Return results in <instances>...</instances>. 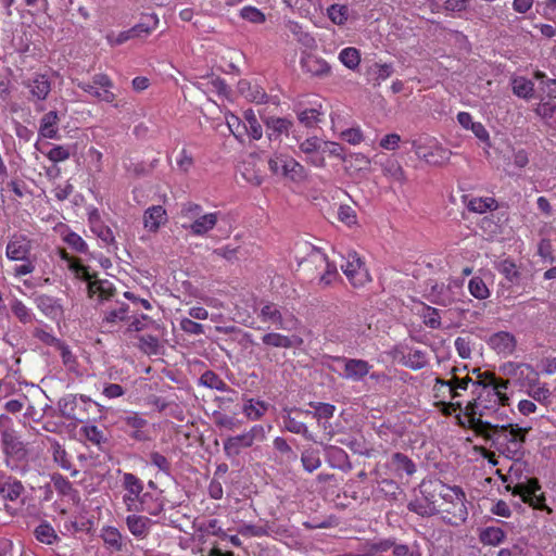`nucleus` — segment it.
I'll list each match as a JSON object with an SVG mask.
<instances>
[{"label":"nucleus","mask_w":556,"mask_h":556,"mask_svg":"<svg viewBox=\"0 0 556 556\" xmlns=\"http://www.w3.org/2000/svg\"><path fill=\"white\" fill-rule=\"evenodd\" d=\"M463 202L466 204L468 211L479 214L497 208V201L491 197L469 198V195H463Z\"/></svg>","instance_id":"nucleus-31"},{"label":"nucleus","mask_w":556,"mask_h":556,"mask_svg":"<svg viewBox=\"0 0 556 556\" xmlns=\"http://www.w3.org/2000/svg\"><path fill=\"white\" fill-rule=\"evenodd\" d=\"M48 441L51 443L53 460L61 468L70 470L72 468V463L68 459L65 448L55 439L48 438Z\"/></svg>","instance_id":"nucleus-44"},{"label":"nucleus","mask_w":556,"mask_h":556,"mask_svg":"<svg viewBox=\"0 0 556 556\" xmlns=\"http://www.w3.org/2000/svg\"><path fill=\"white\" fill-rule=\"evenodd\" d=\"M478 538L483 545L498 546L505 541L506 532L500 527L490 526L480 529Z\"/></svg>","instance_id":"nucleus-33"},{"label":"nucleus","mask_w":556,"mask_h":556,"mask_svg":"<svg viewBox=\"0 0 556 556\" xmlns=\"http://www.w3.org/2000/svg\"><path fill=\"white\" fill-rule=\"evenodd\" d=\"M268 409V404L264 401L248 400L242 408L243 414L251 420L261 419Z\"/></svg>","instance_id":"nucleus-37"},{"label":"nucleus","mask_w":556,"mask_h":556,"mask_svg":"<svg viewBox=\"0 0 556 556\" xmlns=\"http://www.w3.org/2000/svg\"><path fill=\"white\" fill-rule=\"evenodd\" d=\"M282 421L285 430L291 433L301 434L307 440H312V434L308 431L307 426L304 422L296 420L290 415V413L282 416Z\"/></svg>","instance_id":"nucleus-41"},{"label":"nucleus","mask_w":556,"mask_h":556,"mask_svg":"<svg viewBox=\"0 0 556 556\" xmlns=\"http://www.w3.org/2000/svg\"><path fill=\"white\" fill-rule=\"evenodd\" d=\"M126 525L136 539L144 540L149 535L154 521L147 516L132 514L127 516Z\"/></svg>","instance_id":"nucleus-22"},{"label":"nucleus","mask_w":556,"mask_h":556,"mask_svg":"<svg viewBox=\"0 0 556 556\" xmlns=\"http://www.w3.org/2000/svg\"><path fill=\"white\" fill-rule=\"evenodd\" d=\"M77 87L101 101L112 103L116 94L111 91L113 83L106 74H96L92 83L77 81Z\"/></svg>","instance_id":"nucleus-9"},{"label":"nucleus","mask_w":556,"mask_h":556,"mask_svg":"<svg viewBox=\"0 0 556 556\" xmlns=\"http://www.w3.org/2000/svg\"><path fill=\"white\" fill-rule=\"evenodd\" d=\"M150 464L155 466L160 471L164 472L167 476H170L172 472V464L170 462L159 452L150 453Z\"/></svg>","instance_id":"nucleus-62"},{"label":"nucleus","mask_w":556,"mask_h":556,"mask_svg":"<svg viewBox=\"0 0 556 556\" xmlns=\"http://www.w3.org/2000/svg\"><path fill=\"white\" fill-rule=\"evenodd\" d=\"M427 299L437 305L440 306H448L454 302L453 293L450 287L444 283H438L435 281L430 280L427 283Z\"/></svg>","instance_id":"nucleus-18"},{"label":"nucleus","mask_w":556,"mask_h":556,"mask_svg":"<svg viewBox=\"0 0 556 556\" xmlns=\"http://www.w3.org/2000/svg\"><path fill=\"white\" fill-rule=\"evenodd\" d=\"M87 291L89 298L98 295L99 302L111 300L116 293L113 283L105 279H96L87 286Z\"/></svg>","instance_id":"nucleus-28"},{"label":"nucleus","mask_w":556,"mask_h":556,"mask_svg":"<svg viewBox=\"0 0 556 556\" xmlns=\"http://www.w3.org/2000/svg\"><path fill=\"white\" fill-rule=\"evenodd\" d=\"M166 220V211L161 205L149 207L143 215L144 227L149 231H156Z\"/></svg>","instance_id":"nucleus-32"},{"label":"nucleus","mask_w":556,"mask_h":556,"mask_svg":"<svg viewBox=\"0 0 556 556\" xmlns=\"http://www.w3.org/2000/svg\"><path fill=\"white\" fill-rule=\"evenodd\" d=\"M495 268L507 279L509 283H519L521 274L513 261L503 260L496 264Z\"/></svg>","instance_id":"nucleus-38"},{"label":"nucleus","mask_w":556,"mask_h":556,"mask_svg":"<svg viewBox=\"0 0 556 556\" xmlns=\"http://www.w3.org/2000/svg\"><path fill=\"white\" fill-rule=\"evenodd\" d=\"M340 61L349 68L354 70L358 66L361 55L355 48H345L339 54Z\"/></svg>","instance_id":"nucleus-56"},{"label":"nucleus","mask_w":556,"mask_h":556,"mask_svg":"<svg viewBox=\"0 0 556 556\" xmlns=\"http://www.w3.org/2000/svg\"><path fill=\"white\" fill-rule=\"evenodd\" d=\"M262 343L271 348L292 349L302 346L304 340L298 334L286 336L271 331L262 337Z\"/></svg>","instance_id":"nucleus-16"},{"label":"nucleus","mask_w":556,"mask_h":556,"mask_svg":"<svg viewBox=\"0 0 556 556\" xmlns=\"http://www.w3.org/2000/svg\"><path fill=\"white\" fill-rule=\"evenodd\" d=\"M339 443L348 446L355 454L370 456V451L365 447L364 441H362L355 437L340 439Z\"/></svg>","instance_id":"nucleus-59"},{"label":"nucleus","mask_w":556,"mask_h":556,"mask_svg":"<svg viewBox=\"0 0 556 556\" xmlns=\"http://www.w3.org/2000/svg\"><path fill=\"white\" fill-rule=\"evenodd\" d=\"M333 141H301L300 150L306 154L307 161L315 166H323L326 157V148Z\"/></svg>","instance_id":"nucleus-17"},{"label":"nucleus","mask_w":556,"mask_h":556,"mask_svg":"<svg viewBox=\"0 0 556 556\" xmlns=\"http://www.w3.org/2000/svg\"><path fill=\"white\" fill-rule=\"evenodd\" d=\"M309 257L314 260V262L324 263L326 266L324 274L319 277L318 283L320 286L327 287L339 277L336 264L329 262L328 256L323 253L320 249L314 248Z\"/></svg>","instance_id":"nucleus-24"},{"label":"nucleus","mask_w":556,"mask_h":556,"mask_svg":"<svg viewBox=\"0 0 556 556\" xmlns=\"http://www.w3.org/2000/svg\"><path fill=\"white\" fill-rule=\"evenodd\" d=\"M531 428H521L514 424H492L489 420L477 419L473 432L485 441H492L509 459L520 460L525 454V443Z\"/></svg>","instance_id":"nucleus-1"},{"label":"nucleus","mask_w":556,"mask_h":556,"mask_svg":"<svg viewBox=\"0 0 556 556\" xmlns=\"http://www.w3.org/2000/svg\"><path fill=\"white\" fill-rule=\"evenodd\" d=\"M341 269L354 287L370 281L368 269L355 251L348 252L345 263L341 265Z\"/></svg>","instance_id":"nucleus-8"},{"label":"nucleus","mask_w":556,"mask_h":556,"mask_svg":"<svg viewBox=\"0 0 556 556\" xmlns=\"http://www.w3.org/2000/svg\"><path fill=\"white\" fill-rule=\"evenodd\" d=\"M302 70L312 76H327L330 72L329 64L321 58L312 53H303L301 58Z\"/></svg>","instance_id":"nucleus-21"},{"label":"nucleus","mask_w":556,"mask_h":556,"mask_svg":"<svg viewBox=\"0 0 556 556\" xmlns=\"http://www.w3.org/2000/svg\"><path fill=\"white\" fill-rule=\"evenodd\" d=\"M34 302L37 308L48 318L54 320L62 316L63 307L60 301L48 294H35Z\"/></svg>","instance_id":"nucleus-19"},{"label":"nucleus","mask_w":556,"mask_h":556,"mask_svg":"<svg viewBox=\"0 0 556 556\" xmlns=\"http://www.w3.org/2000/svg\"><path fill=\"white\" fill-rule=\"evenodd\" d=\"M401 362L407 368L419 370L428 364L427 353L421 350L410 349L406 354H402Z\"/></svg>","instance_id":"nucleus-34"},{"label":"nucleus","mask_w":556,"mask_h":556,"mask_svg":"<svg viewBox=\"0 0 556 556\" xmlns=\"http://www.w3.org/2000/svg\"><path fill=\"white\" fill-rule=\"evenodd\" d=\"M393 556H421L418 546H409L407 544L395 543L392 551Z\"/></svg>","instance_id":"nucleus-64"},{"label":"nucleus","mask_w":556,"mask_h":556,"mask_svg":"<svg viewBox=\"0 0 556 556\" xmlns=\"http://www.w3.org/2000/svg\"><path fill=\"white\" fill-rule=\"evenodd\" d=\"M456 370H457L456 368L453 369V377L450 380H443L441 378L435 379L437 384H441L443 387L448 388L451 399H455L459 395L457 392L458 389L467 390L469 383L471 382V379L468 376L464 377V378L456 377L455 376Z\"/></svg>","instance_id":"nucleus-36"},{"label":"nucleus","mask_w":556,"mask_h":556,"mask_svg":"<svg viewBox=\"0 0 556 556\" xmlns=\"http://www.w3.org/2000/svg\"><path fill=\"white\" fill-rule=\"evenodd\" d=\"M128 312L129 306L125 303H122V305L118 308L108 312L103 318V321L114 324L116 321L128 320Z\"/></svg>","instance_id":"nucleus-60"},{"label":"nucleus","mask_w":556,"mask_h":556,"mask_svg":"<svg viewBox=\"0 0 556 556\" xmlns=\"http://www.w3.org/2000/svg\"><path fill=\"white\" fill-rule=\"evenodd\" d=\"M291 412L296 413H303L306 415H312L316 419H330L333 417V414L336 412V406L329 403H321V405L318 406L317 412H311V410H304L302 408L294 407L291 409Z\"/></svg>","instance_id":"nucleus-54"},{"label":"nucleus","mask_w":556,"mask_h":556,"mask_svg":"<svg viewBox=\"0 0 556 556\" xmlns=\"http://www.w3.org/2000/svg\"><path fill=\"white\" fill-rule=\"evenodd\" d=\"M513 92L522 99H529L532 97L534 91V85L531 80L523 77L513 79Z\"/></svg>","instance_id":"nucleus-49"},{"label":"nucleus","mask_w":556,"mask_h":556,"mask_svg":"<svg viewBox=\"0 0 556 556\" xmlns=\"http://www.w3.org/2000/svg\"><path fill=\"white\" fill-rule=\"evenodd\" d=\"M336 361L344 365L343 378L353 381H361L371 368L367 361L361 358L337 357Z\"/></svg>","instance_id":"nucleus-14"},{"label":"nucleus","mask_w":556,"mask_h":556,"mask_svg":"<svg viewBox=\"0 0 556 556\" xmlns=\"http://www.w3.org/2000/svg\"><path fill=\"white\" fill-rule=\"evenodd\" d=\"M338 219L349 227L357 224L356 212L353 207L342 204L338 210Z\"/></svg>","instance_id":"nucleus-61"},{"label":"nucleus","mask_w":556,"mask_h":556,"mask_svg":"<svg viewBox=\"0 0 556 556\" xmlns=\"http://www.w3.org/2000/svg\"><path fill=\"white\" fill-rule=\"evenodd\" d=\"M238 91L240 94H242L245 99H248L251 102L255 103H265L267 102L268 96L264 91L262 87L258 85H252L247 79H241L238 83Z\"/></svg>","instance_id":"nucleus-29"},{"label":"nucleus","mask_w":556,"mask_h":556,"mask_svg":"<svg viewBox=\"0 0 556 556\" xmlns=\"http://www.w3.org/2000/svg\"><path fill=\"white\" fill-rule=\"evenodd\" d=\"M80 432L92 444L101 447L102 444L108 442L104 432L94 425H87L80 429Z\"/></svg>","instance_id":"nucleus-51"},{"label":"nucleus","mask_w":556,"mask_h":556,"mask_svg":"<svg viewBox=\"0 0 556 556\" xmlns=\"http://www.w3.org/2000/svg\"><path fill=\"white\" fill-rule=\"evenodd\" d=\"M301 462L304 469L308 472H313L321 465L319 452L316 450H305L301 455Z\"/></svg>","instance_id":"nucleus-55"},{"label":"nucleus","mask_w":556,"mask_h":556,"mask_svg":"<svg viewBox=\"0 0 556 556\" xmlns=\"http://www.w3.org/2000/svg\"><path fill=\"white\" fill-rule=\"evenodd\" d=\"M123 488L126 491L123 502L128 511H146L151 516H156L163 509L161 504H156L153 507L146 506V500L149 494L143 493V482L134 473H124Z\"/></svg>","instance_id":"nucleus-3"},{"label":"nucleus","mask_w":556,"mask_h":556,"mask_svg":"<svg viewBox=\"0 0 556 556\" xmlns=\"http://www.w3.org/2000/svg\"><path fill=\"white\" fill-rule=\"evenodd\" d=\"M470 294L478 300H485L490 296V290L481 277H472L468 282Z\"/></svg>","instance_id":"nucleus-50"},{"label":"nucleus","mask_w":556,"mask_h":556,"mask_svg":"<svg viewBox=\"0 0 556 556\" xmlns=\"http://www.w3.org/2000/svg\"><path fill=\"white\" fill-rule=\"evenodd\" d=\"M214 422L219 428H225L228 430H235L238 427V420L229 415L222 414L219 412H215L213 414Z\"/></svg>","instance_id":"nucleus-63"},{"label":"nucleus","mask_w":556,"mask_h":556,"mask_svg":"<svg viewBox=\"0 0 556 556\" xmlns=\"http://www.w3.org/2000/svg\"><path fill=\"white\" fill-rule=\"evenodd\" d=\"M63 239L74 251L84 254L88 252V244L78 233L70 231Z\"/></svg>","instance_id":"nucleus-58"},{"label":"nucleus","mask_w":556,"mask_h":556,"mask_svg":"<svg viewBox=\"0 0 556 556\" xmlns=\"http://www.w3.org/2000/svg\"><path fill=\"white\" fill-rule=\"evenodd\" d=\"M445 506L438 508L439 513L443 514L442 519L445 523L458 526L466 521L468 511L465 505V493L462 490H456L455 501Z\"/></svg>","instance_id":"nucleus-10"},{"label":"nucleus","mask_w":556,"mask_h":556,"mask_svg":"<svg viewBox=\"0 0 556 556\" xmlns=\"http://www.w3.org/2000/svg\"><path fill=\"white\" fill-rule=\"evenodd\" d=\"M24 490V485L20 480L12 477L0 478V509L3 508L9 514L13 515L15 508L7 502H15L21 497Z\"/></svg>","instance_id":"nucleus-11"},{"label":"nucleus","mask_w":556,"mask_h":556,"mask_svg":"<svg viewBox=\"0 0 556 556\" xmlns=\"http://www.w3.org/2000/svg\"><path fill=\"white\" fill-rule=\"evenodd\" d=\"M507 490L511 491L514 496H520L523 503L529 504L534 509L545 510L548 514L553 513L552 508L545 504L544 493L536 494L541 490L536 478H530L526 483H517L513 488L507 485Z\"/></svg>","instance_id":"nucleus-4"},{"label":"nucleus","mask_w":556,"mask_h":556,"mask_svg":"<svg viewBox=\"0 0 556 556\" xmlns=\"http://www.w3.org/2000/svg\"><path fill=\"white\" fill-rule=\"evenodd\" d=\"M391 467L399 476L403 472L407 476H412L416 472V465L414 462L407 455L400 452H396L391 456Z\"/></svg>","instance_id":"nucleus-35"},{"label":"nucleus","mask_w":556,"mask_h":556,"mask_svg":"<svg viewBox=\"0 0 556 556\" xmlns=\"http://www.w3.org/2000/svg\"><path fill=\"white\" fill-rule=\"evenodd\" d=\"M528 369L531 370L533 377H528L527 379V394L532 397L534 401L548 405L551 403L552 392L547 388L546 383H541L539 380V374L533 370L530 365H525Z\"/></svg>","instance_id":"nucleus-15"},{"label":"nucleus","mask_w":556,"mask_h":556,"mask_svg":"<svg viewBox=\"0 0 556 556\" xmlns=\"http://www.w3.org/2000/svg\"><path fill=\"white\" fill-rule=\"evenodd\" d=\"M34 534L40 543L48 545H52L59 540L55 530L47 521H42L39 526H37L34 530Z\"/></svg>","instance_id":"nucleus-40"},{"label":"nucleus","mask_w":556,"mask_h":556,"mask_svg":"<svg viewBox=\"0 0 556 556\" xmlns=\"http://www.w3.org/2000/svg\"><path fill=\"white\" fill-rule=\"evenodd\" d=\"M325 451L328 457V463L332 468H337L345 472L352 470V463L350 462L348 453L343 448L336 445H328Z\"/></svg>","instance_id":"nucleus-25"},{"label":"nucleus","mask_w":556,"mask_h":556,"mask_svg":"<svg viewBox=\"0 0 556 556\" xmlns=\"http://www.w3.org/2000/svg\"><path fill=\"white\" fill-rule=\"evenodd\" d=\"M1 442L5 453L8 454H16L23 450V444L18 440L14 429L11 431H3V433H1Z\"/></svg>","instance_id":"nucleus-48"},{"label":"nucleus","mask_w":556,"mask_h":556,"mask_svg":"<svg viewBox=\"0 0 556 556\" xmlns=\"http://www.w3.org/2000/svg\"><path fill=\"white\" fill-rule=\"evenodd\" d=\"M79 400L84 403H91V399L87 395H79ZM78 396L75 394H67L61 397L58 402L60 415L67 420H80L76 415Z\"/></svg>","instance_id":"nucleus-23"},{"label":"nucleus","mask_w":556,"mask_h":556,"mask_svg":"<svg viewBox=\"0 0 556 556\" xmlns=\"http://www.w3.org/2000/svg\"><path fill=\"white\" fill-rule=\"evenodd\" d=\"M510 382L507 379L496 377L493 371H479L478 380L473 382L475 389L500 388L507 390Z\"/></svg>","instance_id":"nucleus-30"},{"label":"nucleus","mask_w":556,"mask_h":556,"mask_svg":"<svg viewBox=\"0 0 556 556\" xmlns=\"http://www.w3.org/2000/svg\"><path fill=\"white\" fill-rule=\"evenodd\" d=\"M200 383L210 389H215L222 392L229 390L227 383L213 370L204 371L200 377Z\"/></svg>","instance_id":"nucleus-45"},{"label":"nucleus","mask_w":556,"mask_h":556,"mask_svg":"<svg viewBox=\"0 0 556 556\" xmlns=\"http://www.w3.org/2000/svg\"><path fill=\"white\" fill-rule=\"evenodd\" d=\"M252 444L245 433L229 437L224 441V453L229 459L238 457L243 448L251 447Z\"/></svg>","instance_id":"nucleus-27"},{"label":"nucleus","mask_w":556,"mask_h":556,"mask_svg":"<svg viewBox=\"0 0 556 556\" xmlns=\"http://www.w3.org/2000/svg\"><path fill=\"white\" fill-rule=\"evenodd\" d=\"M416 155L430 165H443L452 151L439 141H413Z\"/></svg>","instance_id":"nucleus-7"},{"label":"nucleus","mask_w":556,"mask_h":556,"mask_svg":"<svg viewBox=\"0 0 556 556\" xmlns=\"http://www.w3.org/2000/svg\"><path fill=\"white\" fill-rule=\"evenodd\" d=\"M31 252V240L20 232L13 233L8 241L5 254L11 261H27Z\"/></svg>","instance_id":"nucleus-12"},{"label":"nucleus","mask_w":556,"mask_h":556,"mask_svg":"<svg viewBox=\"0 0 556 556\" xmlns=\"http://www.w3.org/2000/svg\"><path fill=\"white\" fill-rule=\"evenodd\" d=\"M488 346L496 354L507 357L516 351L517 339L509 331H497L485 340Z\"/></svg>","instance_id":"nucleus-13"},{"label":"nucleus","mask_w":556,"mask_h":556,"mask_svg":"<svg viewBox=\"0 0 556 556\" xmlns=\"http://www.w3.org/2000/svg\"><path fill=\"white\" fill-rule=\"evenodd\" d=\"M157 23L159 18L156 15H148L143 22L135 25L129 30L134 38L141 37L142 35L150 34L157 26Z\"/></svg>","instance_id":"nucleus-52"},{"label":"nucleus","mask_w":556,"mask_h":556,"mask_svg":"<svg viewBox=\"0 0 556 556\" xmlns=\"http://www.w3.org/2000/svg\"><path fill=\"white\" fill-rule=\"evenodd\" d=\"M265 124L269 130L273 132L269 136H286L289 137V128L292 126V122L287 118L281 117H268L265 121Z\"/></svg>","instance_id":"nucleus-42"},{"label":"nucleus","mask_w":556,"mask_h":556,"mask_svg":"<svg viewBox=\"0 0 556 556\" xmlns=\"http://www.w3.org/2000/svg\"><path fill=\"white\" fill-rule=\"evenodd\" d=\"M12 314L22 323L29 324L35 319V315L21 300L14 298L10 302Z\"/></svg>","instance_id":"nucleus-39"},{"label":"nucleus","mask_w":556,"mask_h":556,"mask_svg":"<svg viewBox=\"0 0 556 556\" xmlns=\"http://www.w3.org/2000/svg\"><path fill=\"white\" fill-rule=\"evenodd\" d=\"M28 87L31 94L38 100H45L51 90L50 81L45 75L37 76Z\"/></svg>","instance_id":"nucleus-43"},{"label":"nucleus","mask_w":556,"mask_h":556,"mask_svg":"<svg viewBox=\"0 0 556 556\" xmlns=\"http://www.w3.org/2000/svg\"><path fill=\"white\" fill-rule=\"evenodd\" d=\"M258 317L263 323L285 331L296 330L300 325L299 319L293 314H282L280 307L273 302H267L262 306Z\"/></svg>","instance_id":"nucleus-5"},{"label":"nucleus","mask_w":556,"mask_h":556,"mask_svg":"<svg viewBox=\"0 0 556 556\" xmlns=\"http://www.w3.org/2000/svg\"><path fill=\"white\" fill-rule=\"evenodd\" d=\"M505 389L485 388L475 389L472 393L476 397L468 402L463 409L464 415L468 418V427L473 431L475 421L483 417H489L491 413H496L500 406L508 405L509 397L505 393Z\"/></svg>","instance_id":"nucleus-2"},{"label":"nucleus","mask_w":556,"mask_h":556,"mask_svg":"<svg viewBox=\"0 0 556 556\" xmlns=\"http://www.w3.org/2000/svg\"><path fill=\"white\" fill-rule=\"evenodd\" d=\"M421 317L424 324L431 329H440L442 327L440 312L435 307L425 305Z\"/></svg>","instance_id":"nucleus-53"},{"label":"nucleus","mask_w":556,"mask_h":556,"mask_svg":"<svg viewBox=\"0 0 556 556\" xmlns=\"http://www.w3.org/2000/svg\"><path fill=\"white\" fill-rule=\"evenodd\" d=\"M100 538L103 540L106 548L111 553L123 552L127 548L130 541L124 536L115 527H104L101 530Z\"/></svg>","instance_id":"nucleus-20"},{"label":"nucleus","mask_w":556,"mask_h":556,"mask_svg":"<svg viewBox=\"0 0 556 556\" xmlns=\"http://www.w3.org/2000/svg\"><path fill=\"white\" fill-rule=\"evenodd\" d=\"M217 213L203 214L197 217L190 225L184 224L185 229H190L193 235L203 236L212 230L217 224Z\"/></svg>","instance_id":"nucleus-26"},{"label":"nucleus","mask_w":556,"mask_h":556,"mask_svg":"<svg viewBox=\"0 0 556 556\" xmlns=\"http://www.w3.org/2000/svg\"><path fill=\"white\" fill-rule=\"evenodd\" d=\"M327 12L328 17L337 25H343L349 16V9L345 5L332 4Z\"/></svg>","instance_id":"nucleus-57"},{"label":"nucleus","mask_w":556,"mask_h":556,"mask_svg":"<svg viewBox=\"0 0 556 556\" xmlns=\"http://www.w3.org/2000/svg\"><path fill=\"white\" fill-rule=\"evenodd\" d=\"M270 172L291 181H302L305 178L304 167L294 159L287 155H275L268 160Z\"/></svg>","instance_id":"nucleus-6"},{"label":"nucleus","mask_w":556,"mask_h":556,"mask_svg":"<svg viewBox=\"0 0 556 556\" xmlns=\"http://www.w3.org/2000/svg\"><path fill=\"white\" fill-rule=\"evenodd\" d=\"M56 122L58 115L55 112L51 111L47 113L41 119L39 135L43 138H52L55 136L58 130Z\"/></svg>","instance_id":"nucleus-47"},{"label":"nucleus","mask_w":556,"mask_h":556,"mask_svg":"<svg viewBox=\"0 0 556 556\" xmlns=\"http://www.w3.org/2000/svg\"><path fill=\"white\" fill-rule=\"evenodd\" d=\"M51 481L60 495L68 496L71 498H74L77 495V491L73 488L72 483L62 475L53 473L51 476Z\"/></svg>","instance_id":"nucleus-46"}]
</instances>
